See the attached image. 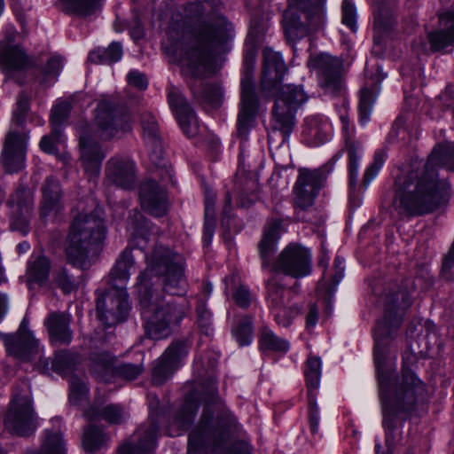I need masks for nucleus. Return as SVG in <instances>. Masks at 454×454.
<instances>
[{"mask_svg": "<svg viewBox=\"0 0 454 454\" xmlns=\"http://www.w3.org/2000/svg\"><path fill=\"white\" fill-rule=\"evenodd\" d=\"M81 361V356L77 353L59 350L55 353L54 359L51 362V370L62 376L70 375L71 377L75 374L74 371Z\"/></svg>", "mask_w": 454, "mask_h": 454, "instance_id": "obj_35", "label": "nucleus"}, {"mask_svg": "<svg viewBox=\"0 0 454 454\" xmlns=\"http://www.w3.org/2000/svg\"><path fill=\"white\" fill-rule=\"evenodd\" d=\"M377 10L374 15V35L373 40L376 45L384 42L394 27L395 20L393 14L395 0H374Z\"/></svg>", "mask_w": 454, "mask_h": 454, "instance_id": "obj_27", "label": "nucleus"}, {"mask_svg": "<svg viewBox=\"0 0 454 454\" xmlns=\"http://www.w3.org/2000/svg\"><path fill=\"white\" fill-rule=\"evenodd\" d=\"M25 383L22 387H16L12 399L4 416V426L12 434L27 437L37 427V416L33 407V401Z\"/></svg>", "mask_w": 454, "mask_h": 454, "instance_id": "obj_10", "label": "nucleus"}, {"mask_svg": "<svg viewBox=\"0 0 454 454\" xmlns=\"http://www.w3.org/2000/svg\"><path fill=\"white\" fill-rule=\"evenodd\" d=\"M373 101L374 99L372 90L368 88L362 89L358 109L360 121L363 123L366 122L369 120Z\"/></svg>", "mask_w": 454, "mask_h": 454, "instance_id": "obj_54", "label": "nucleus"}, {"mask_svg": "<svg viewBox=\"0 0 454 454\" xmlns=\"http://www.w3.org/2000/svg\"><path fill=\"white\" fill-rule=\"evenodd\" d=\"M66 448L61 432L57 429H45L44 439L39 451H28L26 454H65Z\"/></svg>", "mask_w": 454, "mask_h": 454, "instance_id": "obj_39", "label": "nucleus"}, {"mask_svg": "<svg viewBox=\"0 0 454 454\" xmlns=\"http://www.w3.org/2000/svg\"><path fill=\"white\" fill-rule=\"evenodd\" d=\"M439 20L447 27L428 34L427 39L432 51H438L454 44V5L449 11L439 14Z\"/></svg>", "mask_w": 454, "mask_h": 454, "instance_id": "obj_31", "label": "nucleus"}, {"mask_svg": "<svg viewBox=\"0 0 454 454\" xmlns=\"http://www.w3.org/2000/svg\"><path fill=\"white\" fill-rule=\"evenodd\" d=\"M199 405L192 400L186 399L176 414L174 424L181 430L189 429L198 411Z\"/></svg>", "mask_w": 454, "mask_h": 454, "instance_id": "obj_44", "label": "nucleus"}, {"mask_svg": "<svg viewBox=\"0 0 454 454\" xmlns=\"http://www.w3.org/2000/svg\"><path fill=\"white\" fill-rule=\"evenodd\" d=\"M11 207V229L26 235L34 210V194L24 185H20L7 202Z\"/></svg>", "mask_w": 454, "mask_h": 454, "instance_id": "obj_20", "label": "nucleus"}, {"mask_svg": "<svg viewBox=\"0 0 454 454\" xmlns=\"http://www.w3.org/2000/svg\"><path fill=\"white\" fill-rule=\"evenodd\" d=\"M215 193L206 188L205 189V214H204V233L203 242L208 245L213 238L215 229Z\"/></svg>", "mask_w": 454, "mask_h": 454, "instance_id": "obj_36", "label": "nucleus"}, {"mask_svg": "<svg viewBox=\"0 0 454 454\" xmlns=\"http://www.w3.org/2000/svg\"><path fill=\"white\" fill-rule=\"evenodd\" d=\"M159 425L152 420L149 425L141 426L135 433V440L119 447V454H150L156 445Z\"/></svg>", "mask_w": 454, "mask_h": 454, "instance_id": "obj_25", "label": "nucleus"}, {"mask_svg": "<svg viewBox=\"0 0 454 454\" xmlns=\"http://www.w3.org/2000/svg\"><path fill=\"white\" fill-rule=\"evenodd\" d=\"M294 187V206L298 221H309L305 212L312 207L315 198L326 180V171L322 168H301Z\"/></svg>", "mask_w": 454, "mask_h": 454, "instance_id": "obj_11", "label": "nucleus"}, {"mask_svg": "<svg viewBox=\"0 0 454 454\" xmlns=\"http://www.w3.org/2000/svg\"><path fill=\"white\" fill-rule=\"evenodd\" d=\"M63 67V59L60 56H53L48 61L44 67L45 76H57L59 74Z\"/></svg>", "mask_w": 454, "mask_h": 454, "instance_id": "obj_60", "label": "nucleus"}, {"mask_svg": "<svg viewBox=\"0 0 454 454\" xmlns=\"http://www.w3.org/2000/svg\"><path fill=\"white\" fill-rule=\"evenodd\" d=\"M62 141V130L59 128H51L49 135L43 136L40 141L39 146L42 151L50 154L59 153L58 145Z\"/></svg>", "mask_w": 454, "mask_h": 454, "instance_id": "obj_53", "label": "nucleus"}, {"mask_svg": "<svg viewBox=\"0 0 454 454\" xmlns=\"http://www.w3.org/2000/svg\"><path fill=\"white\" fill-rule=\"evenodd\" d=\"M301 309L297 304L290 306L283 305L279 309H274L271 313L274 315L276 323L283 327H288L292 324L294 317L299 315Z\"/></svg>", "mask_w": 454, "mask_h": 454, "instance_id": "obj_52", "label": "nucleus"}, {"mask_svg": "<svg viewBox=\"0 0 454 454\" xmlns=\"http://www.w3.org/2000/svg\"><path fill=\"white\" fill-rule=\"evenodd\" d=\"M259 184L254 178L245 180L242 186L239 187L238 205L241 207H249L258 200Z\"/></svg>", "mask_w": 454, "mask_h": 454, "instance_id": "obj_46", "label": "nucleus"}, {"mask_svg": "<svg viewBox=\"0 0 454 454\" xmlns=\"http://www.w3.org/2000/svg\"><path fill=\"white\" fill-rule=\"evenodd\" d=\"M71 104L63 100L58 102L51 109L50 122L51 128L61 129L62 124L68 119L71 111Z\"/></svg>", "mask_w": 454, "mask_h": 454, "instance_id": "obj_51", "label": "nucleus"}, {"mask_svg": "<svg viewBox=\"0 0 454 454\" xmlns=\"http://www.w3.org/2000/svg\"><path fill=\"white\" fill-rule=\"evenodd\" d=\"M236 303L241 308H247L251 303V296L249 291L239 286L233 294Z\"/></svg>", "mask_w": 454, "mask_h": 454, "instance_id": "obj_62", "label": "nucleus"}, {"mask_svg": "<svg viewBox=\"0 0 454 454\" xmlns=\"http://www.w3.org/2000/svg\"><path fill=\"white\" fill-rule=\"evenodd\" d=\"M284 294L285 287L275 277L270 278L267 282V301L270 311L286 304Z\"/></svg>", "mask_w": 454, "mask_h": 454, "instance_id": "obj_47", "label": "nucleus"}, {"mask_svg": "<svg viewBox=\"0 0 454 454\" xmlns=\"http://www.w3.org/2000/svg\"><path fill=\"white\" fill-rule=\"evenodd\" d=\"M190 343L186 340H177L171 342L163 354L154 362L152 368V382L160 386L168 380L176 371L182 365L187 356Z\"/></svg>", "mask_w": 454, "mask_h": 454, "instance_id": "obj_16", "label": "nucleus"}, {"mask_svg": "<svg viewBox=\"0 0 454 454\" xmlns=\"http://www.w3.org/2000/svg\"><path fill=\"white\" fill-rule=\"evenodd\" d=\"M30 110V98L25 93L21 92L19 94L17 102H16V108L13 111L12 122L10 125L9 129H19L22 130H28L25 124L27 121V114Z\"/></svg>", "mask_w": 454, "mask_h": 454, "instance_id": "obj_43", "label": "nucleus"}, {"mask_svg": "<svg viewBox=\"0 0 454 454\" xmlns=\"http://www.w3.org/2000/svg\"><path fill=\"white\" fill-rule=\"evenodd\" d=\"M69 402L73 405H80L88 398L89 388L86 377L73 374L69 380Z\"/></svg>", "mask_w": 454, "mask_h": 454, "instance_id": "obj_45", "label": "nucleus"}, {"mask_svg": "<svg viewBox=\"0 0 454 454\" xmlns=\"http://www.w3.org/2000/svg\"><path fill=\"white\" fill-rule=\"evenodd\" d=\"M169 28L182 34L179 61L194 99L204 107H220L223 101L222 87L202 79L215 73L217 59L230 51L232 25L224 16L206 12L204 4L195 2L172 12Z\"/></svg>", "mask_w": 454, "mask_h": 454, "instance_id": "obj_2", "label": "nucleus"}, {"mask_svg": "<svg viewBox=\"0 0 454 454\" xmlns=\"http://www.w3.org/2000/svg\"><path fill=\"white\" fill-rule=\"evenodd\" d=\"M51 270V262L44 255H38L29 261L27 275L30 281L43 284L47 281Z\"/></svg>", "mask_w": 454, "mask_h": 454, "instance_id": "obj_42", "label": "nucleus"}, {"mask_svg": "<svg viewBox=\"0 0 454 454\" xmlns=\"http://www.w3.org/2000/svg\"><path fill=\"white\" fill-rule=\"evenodd\" d=\"M69 12L86 17L94 13L102 0H62Z\"/></svg>", "mask_w": 454, "mask_h": 454, "instance_id": "obj_50", "label": "nucleus"}, {"mask_svg": "<svg viewBox=\"0 0 454 454\" xmlns=\"http://www.w3.org/2000/svg\"><path fill=\"white\" fill-rule=\"evenodd\" d=\"M115 356L109 352H92L90 356V372L98 380L110 381L115 369Z\"/></svg>", "mask_w": 454, "mask_h": 454, "instance_id": "obj_33", "label": "nucleus"}, {"mask_svg": "<svg viewBox=\"0 0 454 454\" xmlns=\"http://www.w3.org/2000/svg\"><path fill=\"white\" fill-rule=\"evenodd\" d=\"M139 200L142 208L150 215L161 217L167 214V191L154 180L147 179L141 183Z\"/></svg>", "mask_w": 454, "mask_h": 454, "instance_id": "obj_21", "label": "nucleus"}, {"mask_svg": "<svg viewBox=\"0 0 454 454\" xmlns=\"http://www.w3.org/2000/svg\"><path fill=\"white\" fill-rule=\"evenodd\" d=\"M318 320V309L315 304L309 306V312L306 316L307 327H313Z\"/></svg>", "mask_w": 454, "mask_h": 454, "instance_id": "obj_63", "label": "nucleus"}, {"mask_svg": "<svg viewBox=\"0 0 454 454\" xmlns=\"http://www.w3.org/2000/svg\"><path fill=\"white\" fill-rule=\"evenodd\" d=\"M308 66L317 73L318 83L325 93L340 95L344 90L341 59L326 53L310 56Z\"/></svg>", "mask_w": 454, "mask_h": 454, "instance_id": "obj_12", "label": "nucleus"}, {"mask_svg": "<svg viewBox=\"0 0 454 454\" xmlns=\"http://www.w3.org/2000/svg\"><path fill=\"white\" fill-rule=\"evenodd\" d=\"M197 323L200 331L206 334L210 335L212 333L211 328V313L206 308L204 301H200L196 307Z\"/></svg>", "mask_w": 454, "mask_h": 454, "instance_id": "obj_55", "label": "nucleus"}, {"mask_svg": "<svg viewBox=\"0 0 454 454\" xmlns=\"http://www.w3.org/2000/svg\"><path fill=\"white\" fill-rule=\"evenodd\" d=\"M304 374L308 387L310 428L311 432L316 434L318 431V408L312 392L317 388L320 382L321 361L318 357L309 356L308 358Z\"/></svg>", "mask_w": 454, "mask_h": 454, "instance_id": "obj_26", "label": "nucleus"}, {"mask_svg": "<svg viewBox=\"0 0 454 454\" xmlns=\"http://www.w3.org/2000/svg\"><path fill=\"white\" fill-rule=\"evenodd\" d=\"M95 124L94 132L87 123L79 128L80 160L90 181L98 179L106 157L95 138L108 141L131 130L129 116L124 106L114 99H104L98 104Z\"/></svg>", "mask_w": 454, "mask_h": 454, "instance_id": "obj_6", "label": "nucleus"}, {"mask_svg": "<svg viewBox=\"0 0 454 454\" xmlns=\"http://www.w3.org/2000/svg\"><path fill=\"white\" fill-rule=\"evenodd\" d=\"M258 110V97L252 71L247 67L241 79V100L238 115L237 133L243 140L247 139L250 128Z\"/></svg>", "mask_w": 454, "mask_h": 454, "instance_id": "obj_17", "label": "nucleus"}, {"mask_svg": "<svg viewBox=\"0 0 454 454\" xmlns=\"http://www.w3.org/2000/svg\"><path fill=\"white\" fill-rule=\"evenodd\" d=\"M140 125L145 145L150 151V160L155 166L160 167L163 161V148L158 121L152 113L143 112L140 115Z\"/></svg>", "mask_w": 454, "mask_h": 454, "instance_id": "obj_22", "label": "nucleus"}, {"mask_svg": "<svg viewBox=\"0 0 454 454\" xmlns=\"http://www.w3.org/2000/svg\"><path fill=\"white\" fill-rule=\"evenodd\" d=\"M83 417L88 420L104 419L109 424H121L129 418V414L120 404L111 403L103 408L93 404L84 410Z\"/></svg>", "mask_w": 454, "mask_h": 454, "instance_id": "obj_34", "label": "nucleus"}, {"mask_svg": "<svg viewBox=\"0 0 454 454\" xmlns=\"http://www.w3.org/2000/svg\"><path fill=\"white\" fill-rule=\"evenodd\" d=\"M70 316L62 312H52L45 320V325L51 342L59 345H68L73 339L70 329Z\"/></svg>", "mask_w": 454, "mask_h": 454, "instance_id": "obj_30", "label": "nucleus"}, {"mask_svg": "<svg viewBox=\"0 0 454 454\" xmlns=\"http://www.w3.org/2000/svg\"><path fill=\"white\" fill-rule=\"evenodd\" d=\"M384 163V157L381 153H376L374 155L373 162L367 168L364 178L363 185L366 188L372 179L377 176L379 170Z\"/></svg>", "mask_w": 454, "mask_h": 454, "instance_id": "obj_58", "label": "nucleus"}, {"mask_svg": "<svg viewBox=\"0 0 454 454\" xmlns=\"http://www.w3.org/2000/svg\"><path fill=\"white\" fill-rule=\"evenodd\" d=\"M132 247H126L117 258L109 273V284L114 287L126 288L130 278L131 270L134 269L136 261L132 254Z\"/></svg>", "mask_w": 454, "mask_h": 454, "instance_id": "obj_32", "label": "nucleus"}, {"mask_svg": "<svg viewBox=\"0 0 454 454\" xmlns=\"http://www.w3.org/2000/svg\"><path fill=\"white\" fill-rule=\"evenodd\" d=\"M325 0H289L283 27L289 43L305 37L322 24Z\"/></svg>", "mask_w": 454, "mask_h": 454, "instance_id": "obj_9", "label": "nucleus"}, {"mask_svg": "<svg viewBox=\"0 0 454 454\" xmlns=\"http://www.w3.org/2000/svg\"><path fill=\"white\" fill-rule=\"evenodd\" d=\"M142 371L143 367L141 365L121 364L115 366L114 377L117 376L123 380H133L141 374Z\"/></svg>", "mask_w": 454, "mask_h": 454, "instance_id": "obj_56", "label": "nucleus"}, {"mask_svg": "<svg viewBox=\"0 0 454 454\" xmlns=\"http://www.w3.org/2000/svg\"><path fill=\"white\" fill-rule=\"evenodd\" d=\"M263 58L262 89L277 94L272 111L273 130L279 131L285 142L294 127L295 112L308 99V96L301 86L280 85L287 67L278 52L265 48Z\"/></svg>", "mask_w": 454, "mask_h": 454, "instance_id": "obj_7", "label": "nucleus"}, {"mask_svg": "<svg viewBox=\"0 0 454 454\" xmlns=\"http://www.w3.org/2000/svg\"><path fill=\"white\" fill-rule=\"evenodd\" d=\"M342 22L352 31H356V8L349 0L342 3Z\"/></svg>", "mask_w": 454, "mask_h": 454, "instance_id": "obj_59", "label": "nucleus"}, {"mask_svg": "<svg viewBox=\"0 0 454 454\" xmlns=\"http://www.w3.org/2000/svg\"><path fill=\"white\" fill-rule=\"evenodd\" d=\"M272 270L294 278L307 277L312 270L311 253L300 244L290 243L277 256Z\"/></svg>", "mask_w": 454, "mask_h": 454, "instance_id": "obj_13", "label": "nucleus"}, {"mask_svg": "<svg viewBox=\"0 0 454 454\" xmlns=\"http://www.w3.org/2000/svg\"><path fill=\"white\" fill-rule=\"evenodd\" d=\"M122 57L121 43L114 42L107 48H98L89 54V60L96 64H112Z\"/></svg>", "mask_w": 454, "mask_h": 454, "instance_id": "obj_40", "label": "nucleus"}, {"mask_svg": "<svg viewBox=\"0 0 454 454\" xmlns=\"http://www.w3.org/2000/svg\"><path fill=\"white\" fill-rule=\"evenodd\" d=\"M109 440V436L103 429L93 426H87L82 434V447L86 452L93 453L102 448Z\"/></svg>", "mask_w": 454, "mask_h": 454, "instance_id": "obj_37", "label": "nucleus"}, {"mask_svg": "<svg viewBox=\"0 0 454 454\" xmlns=\"http://www.w3.org/2000/svg\"><path fill=\"white\" fill-rule=\"evenodd\" d=\"M232 334L240 346L248 345L253 339V319L251 317H239L232 327Z\"/></svg>", "mask_w": 454, "mask_h": 454, "instance_id": "obj_48", "label": "nucleus"}, {"mask_svg": "<svg viewBox=\"0 0 454 454\" xmlns=\"http://www.w3.org/2000/svg\"><path fill=\"white\" fill-rule=\"evenodd\" d=\"M168 103L183 132L189 137H195L199 131V125L195 113L187 99L178 91L171 90L168 93Z\"/></svg>", "mask_w": 454, "mask_h": 454, "instance_id": "obj_23", "label": "nucleus"}, {"mask_svg": "<svg viewBox=\"0 0 454 454\" xmlns=\"http://www.w3.org/2000/svg\"><path fill=\"white\" fill-rule=\"evenodd\" d=\"M106 176L115 186L131 189L136 180L135 164L129 159L113 157L106 164Z\"/></svg>", "mask_w": 454, "mask_h": 454, "instance_id": "obj_24", "label": "nucleus"}, {"mask_svg": "<svg viewBox=\"0 0 454 454\" xmlns=\"http://www.w3.org/2000/svg\"><path fill=\"white\" fill-rule=\"evenodd\" d=\"M281 228L282 222L279 219H272L262 230V239L257 245L262 267L270 266L271 263V257L280 239Z\"/></svg>", "mask_w": 454, "mask_h": 454, "instance_id": "obj_29", "label": "nucleus"}, {"mask_svg": "<svg viewBox=\"0 0 454 454\" xmlns=\"http://www.w3.org/2000/svg\"><path fill=\"white\" fill-rule=\"evenodd\" d=\"M217 394L216 383L211 380L200 421L189 434L188 454H250L247 443L237 442L227 446L237 421Z\"/></svg>", "mask_w": 454, "mask_h": 454, "instance_id": "obj_5", "label": "nucleus"}, {"mask_svg": "<svg viewBox=\"0 0 454 454\" xmlns=\"http://www.w3.org/2000/svg\"><path fill=\"white\" fill-rule=\"evenodd\" d=\"M259 345L262 350L286 353L289 349V342L276 335L268 326L260 330Z\"/></svg>", "mask_w": 454, "mask_h": 454, "instance_id": "obj_38", "label": "nucleus"}, {"mask_svg": "<svg viewBox=\"0 0 454 454\" xmlns=\"http://www.w3.org/2000/svg\"><path fill=\"white\" fill-rule=\"evenodd\" d=\"M43 200L40 207L42 218H46L51 214L58 213L63 207V191L59 180L53 176H47L42 184Z\"/></svg>", "mask_w": 454, "mask_h": 454, "instance_id": "obj_28", "label": "nucleus"}, {"mask_svg": "<svg viewBox=\"0 0 454 454\" xmlns=\"http://www.w3.org/2000/svg\"><path fill=\"white\" fill-rule=\"evenodd\" d=\"M129 84L137 88L138 90H145L148 82L147 79L142 73L133 70L127 75Z\"/></svg>", "mask_w": 454, "mask_h": 454, "instance_id": "obj_61", "label": "nucleus"}, {"mask_svg": "<svg viewBox=\"0 0 454 454\" xmlns=\"http://www.w3.org/2000/svg\"><path fill=\"white\" fill-rule=\"evenodd\" d=\"M28 138L29 130L12 129L7 131L0 160L6 173L14 174L25 168Z\"/></svg>", "mask_w": 454, "mask_h": 454, "instance_id": "obj_15", "label": "nucleus"}, {"mask_svg": "<svg viewBox=\"0 0 454 454\" xmlns=\"http://www.w3.org/2000/svg\"><path fill=\"white\" fill-rule=\"evenodd\" d=\"M24 319L16 333L4 334L0 333L8 355L20 361H30L40 353L39 341L27 329Z\"/></svg>", "mask_w": 454, "mask_h": 454, "instance_id": "obj_19", "label": "nucleus"}, {"mask_svg": "<svg viewBox=\"0 0 454 454\" xmlns=\"http://www.w3.org/2000/svg\"><path fill=\"white\" fill-rule=\"evenodd\" d=\"M134 217L136 218L135 220L130 219L129 221V229L132 231L131 235L134 241H136V246L139 249L144 250L145 245L149 240L151 223L140 214H136Z\"/></svg>", "mask_w": 454, "mask_h": 454, "instance_id": "obj_41", "label": "nucleus"}, {"mask_svg": "<svg viewBox=\"0 0 454 454\" xmlns=\"http://www.w3.org/2000/svg\"><path fill=\"white\" fill-rule=\"evenodd\" d=\"M346 149L348 155V171H349V184L351 186L356 185L358 176V160L361 145L359 143L352 140L350 137H346Z\"/></svg>", "mask_w": 454, "mask_h": 454, "instance_id": "obj_49", "label": "nucleus"}, {"mask_svg": "<svg viewBox=\"0 0 454 454\" xmlns=\"http://www.w3.org/2000/svg\"><path fill=\"white\" fill-rule=\"evenodd\" d=\"M442 98L446 102H449L448 105L452 108L454 114V86H448L442 94Z\"/></svg>", "mask_w": 454, "mask_h": 454, "instance_id": "obj_64", "label": "nucleus"}, {"mask_svg": "<svg viewBox=\"0 0 454 454\" xmlns=\"http://www.w3.org/2000/svg\"><path fill=\"white\" fill-rule=\"evenodd\" d=\"M387 290L384 293V316L374 330V365L382 426L386 431V444L390 450L394 444L393 432L399 419L409 418L419 404L426 401L427 390L425 382L410 368L403 366L401 374L396 372V355L390 343L411 301L404 288L393 285Z\"/></svg>", "mask_w": 454, "mask_h": 454, "instance_id": "obj_1", "label": "nucleus"}, {"mask_svg": "<svg viewBox=\"0 0 454 454\" xmlns=\"http://www.w3.org/2000/svg\"><path fill=\"white\" fill-rule=\"evenodd\" d=\"M130 305L126 288L112 286L102 296L98 297L96 310L98 318L106 327L125 321L129 316Z\"/></svg>", "mask_w": 454, "mask_h": 454, "instance_id": "obj_14", "label": "nucleus"}, {"mask_svg": "<svg viewBox=\"0 0 454 454\" xmlns=\"http://www.w3.org/2000/svg\"><path fill=\"white\" fill-rule=\"evenodd\" d=\"M16 36L14 27H8L4 38L0 40V67L6 74L23 71L30 66V59L24 49L19 44H13Z\"/></svg>", "mask_w": 454, "mask_h": 454, "instance_id": "obj_18", "label": "nucleus"}, {"mask_svg": "<svg viewBox=\"0 0 454 454\" xmlns=\"http://www.w3.org/2000/svg\"><path fill=\"white\" fill-rule=\"evenodd\" d=\"M54 282L57 286L60 288L64 294H70L76 289V284L74 279L67 274L66 269H61L56 272Z\"/></svg>", "mask_w": 454, "mask_h": 454, "instance_id": "obj_57", "label": "nucleus"}, {"mask_svg": "<svg viewBox=\"0 0 454 454\" xmlns=\"http://www.w3.org/2000/svg\"><path fill=\"white\" fill-rule=\"evenodd\" d=\"M436 166L454 172V145H436L426 163L416 162L396 176L392 206L399 215L429 214L448 200L450 184L439 178Z\"/></svg>", "mask_w": 454, "mask_h": 454, "instance_id": "obj_4", "label": "nucleus"}, {"mask_svg": "<svg viewBox=\"0 0 454 454\" xmlns=\"http://www.w3.org/2000/svg\"><path fill=\"white\" fill-rule=\"evenodd\" d=\"M74 216L67 238L66 255L67 262L81 270L91 266L89 254L97 248L106 238V229L103 209L91 201V209H85L82 203Z\"/></svg>", "mask_w": 454, "mask_h": 454, "instance_id": "obj_8", "label": "nucleus"}, {"mask_svg": "<svg viewBox=\"0 0 454 454\" xmlns=\"http://www.w3.org/2000/svg\"><path fill=\"white\" fill-rule=\"evenodd\" d=\"M146 268L138 276L137 296L144 321L145 334L153 340L168 337L189 311L188 302L166 300L155 294L152 277L161 279L163 291L170 295H183L187 290L184 259L168 247L157 245L145 256Z\"/></svg>", "mask_w": 454, "mask_h": 454, "instance_id": "obj_3", "label": "nucleus"}]
</instances>
